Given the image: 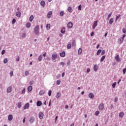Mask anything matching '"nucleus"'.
Wrapping results in <instances>:
<instances>
[{"instance_id":"obj_48","label":"nucleus","mask_w":126,"mask_h":126,"mask_svg":"<svg viewBox=\"0 0 126 126\" xmlns=\"http://www.w3.org/2000/svg\"><path fill=\"white\" fill-rule=\"evenodd\" d=\"M30 85H32L34 84V81H31L30 82Z\"/></svg>"},{"instance_id":"obj_4","label":"nucleus","mask_w":126,"mask_h":126,"mask_svg":"<svg viewBox=\"0 0 126 126\" xmlns=\"http://www.w3.org/2000/svg\"><path fill=\"white\" fill-rule=\"evenodd\" d=\"M58 58V55L57 54H53L52 55V59L53 60V61H55V60H56V59Z\"/></svg>"},{"instance_id":"obj_60","label":"nucleus","mask_w":126,"mask_h":126,"mask_svg":"<svg viewBox=\"0 0 126 126\" xmlns=\"http://www.w3.org/2000/svg\"><path fill=\"white\" fill-rule=\"evenodd\" d=\"M91 36H94V32H93L91 33Z\"/></svg>"},{"instance_id":"obj_13","label":"nucleus","mask_w":126,"mask_h":126,"mask_svg":"<svg viewBox=\"0 0 126 126\" xmlns=\"http://www.w3.org/2000/svg\"><path fill=\"white\" fill-rule=\"evenodd\" d=\"M89 97L90 99H93L94 98V94L93 93H91L89 94Z\"/></svg>"},{"instance_id":"obj_34","label":"nucleus","mask_w":126,"mask_h":126,"mask_svg":"<svg viewBox=\"0 0 126 126\" xmlns=\"http://www.w3.org/2000/svg\"><path fill=\"white\" fill-rule=\"evenodd\" d=\"M70 48H71V43H69L67 46V49H70Z\"/></svg>"},{"instance_id":"obj_42","label":"nucleus","mask_w":126,"mask_h":126,"mask_svg":"<svg viewBox=\"0 0 126 126\" xmlns=\"http://www.w3.org/2000/svg\"><path fill=\"white\" fill-rule=\"evenodd\" d=\"M99 114H100V112L98 111H96L95 113V116H98V115H99Z\"/></svg>"},{"instance_id":"obj_3","label":"nucleus","mask_w":126,"mask_h":126,"mask_svg":"<svg viewBox=\"0 0 126 126\" xmlns=\"http://www.w3.org/2000/svg\"><path fill=\"white\" fill-rule=\"evenodd\" d=\"M104 107H105V106H104L103 103H100V104L99 105L98 109H99V110H100V111H102V110H103Z\"/></svg>"},{"instance_id":"obj_41","label":"nucleus","mask_w":126,"mask_h":126,"mask_svg":"<svg viewBox=\"0 0 126 126\" xmlns=\"http://www.w3.org/2000/svg\"><path fill=\"white\" fill-rule=\"evenodd\" d=\"M70 65V61L68 60L67 62V65L68 66Z\"/></svg>"},{"instance_id":"obj_50","label":"nucleus","mask_w":126,"mask_h":126,"mask_svg":"<svg viewBox=\"0 0 126 126\" xmlns=\"http://www.w3.org/2000/svg\"><path fill=\"white\" fill-rule=\"evenodd\" d=\"M4 63H7V59L5 58L4 60Z\"/></svg>"},{"instance_id":"obj_25","label":"nucleus","mask_w":126,"mask_h":126,"mask_svg":"<svg viewBox=\"0 0 126 126\" xmlns=\"http://www.w3.org/2000/svg\"><path fill=\"white\" fill-rule=\"evenodd\" d=\"M21 102H19L17 104V108H18V109H20L21 108Z\"/></svg>"},{"instance_id":"obj_62","label":"nucleus","mask_w":126,"mask_h":126,"mask_svg":"<svg viewBox=\"0 0 126 126\" xmlns=\"http://www.w3.org/2000/svg\"><path fill=\"white\" fill-rule=\"evenodd\" d=\"M25 121H26V120H25V118H24V119H23V124H24V123H25Z\"/></svg>"},{"instance_id":"obj_15","label":"nucleus","mask_w":126,"mask_h":126,"mask_svg":"<svg viewBox=\"0 0 126 126\" xmlns=\"http://www.w3.org/2000/svg\"><path fill=\"white\" fill-rule=\"evenodd\" d=\"M94 71H97V70H98V65L97 64H95L94 66Z\"/></svg>"},{"instance_id":"obj_44","label":"nucleus","mask_w":126,"mask_h":126,"mask_svg":"<svg viewBox=\"0 0 126 126\" xmlns=\"http://www.w3.org/2000/svg\"><path fill=\"white\" fill-rule=\"evenodd\" d=\"M25 94V88H24L22 91L21 94Z\"/></svg>"},{"instance_id":"obj_49","label":"nucleus","mask_w":126,"mask_h":126,"mask_svg":"<svg viewBox=\"0 0 126 126\" xmlns=\"http://www.w3.org/2000/svg\"><path fill=\"white\" fill-rule=\"evenodd\" d=\"M124 38H125V37H122L121 38V39H122H122H120V43H121V44H122L123 43V42H124Z\"/></svg>"},{"instance_id":"obj_55","label":"nucleus","mask_w":126,"mask_h":126,"mask_svg":"<svg viewBox=\"0 0 126 126\" xmlns=\"http://www.w3.org/2000/svg\"><path fill=\"white\" fill-rule=\"evenodd\" d=\"M60 64H61V65H63H63H64L65 63L64 62H61Z\"/></svg>"},{"instance_id":"obj_31","label":"nucleus","mask_w":126,"mask_h":126,"mask_svg":"<svg viewBox=\"0 0 126 126\" xmlns=\"http://www.w3.org/2000/svg\"><path fill=\"white\" fill-rule=\"evenodd\" d=\"M113 22H114V18H111L109 20V24H112Z\"/></svg>"},{"instance_id":"obj_23","label":"nucleus","mask_w":126,"mask_h":126,"mask_svg":"<svg viewBox=\"0 0 126 126\" xmlns=\"http://www.w3.org/2000/svg\"><path fill=\"white\" fill-rule=\"evenodd\" d=\"M81 53H82V49L80 48L78 51V55H81Z\"/></svg>"},{"instance_id":"obj_26","label":"nucleus","mask_w":126,"mask_h":126,"mask_svg":"<svg viewBox=\"0 0 126 126\" xmlns=\"http://www.w3.org/2000/svg\"><path fill=\"white\" fill-rule=\"evenodd\" d=\"M26 27L27 28H30V27L31 26V24L30 22H28V23L26 24Z\"/></svg>"},{"instance_id":"obj_33","label":"nucleus","mask_w":126,"mask_h":126,"mask_svg":"<svg viewBox=\"0 0 126 126\" xmlns=\"http://www.w3.org/2000/svg\"><path fill=\"white\" fill-rule=\"evenodd\" d=\"M119 117L120 118H123V117H124V112H121L120 114H119Z\"/></svg>"},{"instance_id":"obj_64","label":"nucleus","mask_w":126,"mask_h":126,"mask_svg":"<svg viewBox=\"0 0 126 126\" xmlns=\"http://www.w3.org/2000/svg\"><path fill=\"white\" fill-rule=\"evenodd\" d=\"M65 109H68V105H65Z\"/></svg>"},{"instance_id":"obj_43","label":"nucleus","mask_w":126,"mask_h":126,"mask_svg":"<svg viewBox=\"0 0 126 126\" xmlns=\"http://www.w3.org/2000/svg\"><path fill=\"white\" fill-rule=\"evenodd\" d=\"M114 102H115V103H117V102H118V97H115Z\"/></svg>"},{"instance_id":"obj_19","label":"nucleus","mask_w":126,"mask_h":126,"mask_svg":"<svg viewBox=\"0 0 126 126\" xmlns=\"http://www.w3.org/2000/svg\"><path fill=\"white\" fill-rule=\"evenodd\" d=\"M32 89L33 88H32V86H30L28 88V91H29V92H31Z\"/></svg>"},{"instance_id":"obj_39","label":"nucleus","mask_w":126,"mask_h":126,"mask_svg":"<svg viewBox=\"0 0 126 126\" xmlns=\"http://www.w3.org/2000/svg\"><path fill=\"white\" fill-rule=\"evenodd\" d=\"M57 85H60V84H61V80H57Z\"/></svg>"},{"instance_id":"obj_7","label":"nucleus","mask_w":126,"mask_h":126,"mask_svg":"<svg viewBox=\"0 0 126 126\" xmlns=\"http://www.w3.org/2000/svg\"><path fill=\"white\" fill-rule=\"evenodd\" d=\"M11 91H12V87H11V86H9L7 89V93H10V92H11Z\"/></svg>"},{"instance_id":"obj_11","label":"nucleus","mask_w":126,"mask_h":126,"mask_svg":"<svg viewBox=\"0 0 126 126\" xmlns=\"http://www.w3.org/2000/svg\"><path fill=\"white\" fill-rule=\"evenodd\" d=\"M41 105H42V101H37L36 102V106L37 107H41Z\"/></svg>"},{"instance_id":"obj_17","label":"nucleus","mask_w":126,"mask_h":126,"mask_svg":"<svg viewBox=\"0 0 126 126\" xmlns=\"http://www.w3.org/2000/svg\"><path fill=\"white\" fill-rule=\"evenodd\" d=\"M28 108H29V104L28 103H26L24 107V109L25 110H26V109H28Z\"/></svg>"},{"instance_id":"obj_32","label":"nucleus","mask_w":126,"mask_h":126,"mask_svg":"<svg viewBox=\"0 0 126 126\" xmlns=\"http://www.w3.org/2000/svg\"><path fill=\"white\" fill-rule=\"evenodd\" d=\"M60 16H63V15H64V12L63 11H62L60 12Z\"/></svg>"},{"instance_id":"obj_61","label":"nucleus","mask_w":126,"mask_h":126,"mask_svg":"<svg viewBox=\"0 0 126 126\" xmlns=\"http://www.w3.org/2000/svg\"><path fill=\"white\" fill-rule=\"evenodd\" d=\"M111 15H112V13H110L108 15V18H110V17L111 16Z\"/></svg>"},{"instance_id":"obj_14","label":"nucleus","mask_w":126,"mask_h":126,"mask_svg":"<svg viewBox=\"0 0 126 126\" xmlns=\"http://www.w3.org/2000/svg\"><path fill=\"white\" fill-rule=\"evenodd\" d=\"M61 33H62V34H64L65 33V28H62V29L61 30Z\"/></svg>"},{"instance_id":"obj_40","label":"nucleus","mask_w":126,"mask_h":126,"mask_svg":"<svg viewBox=\"0 0 126 126\" xmlns=\"http://www.w3.org/2000/svg\"><path fill=\"white\" fill-rule=\"evenodd\" d=\"M71 9H72L71 7H68V12H70V11H71Z\"/></svg>"},{"instance_id":"obj_10","label":"nucleus","mask_w":126,"mask_h":126,"mask_svg":"<svg viewBox=\"0 0 126 126\" xmlns=\"http://www.w3.org/2000/svg\"><path fill=\"white\" fill-rule=\"evenodd\" d=\"M73 25V24H72V23H71V22H69L67 24V27L68 28H72Z\"/></svg>"},{"instance_id":"obj_29","label":"nucleus","mask_w":126,"mask_h":126,"mask_svg":"<svg viewBox=\"0 0 126 126\" xmlns=\"http://www.w3.org/2000/svg\"><path fill=\"white\" fill-rule=\"evenodd\" d=\"M102 52V50L101 49H99L96 53V55L97 56H99V55H100V53H101Z\"/></svg>"},{"instance_id":"obj_45","label":"nucleus","mask_w":126,"mask_h":126,"mask_svg":"<svg viewBox=\"0 0 126 126\" xmlns=\"http://www.w3.org/2000/svg\"><path fill=\"white\" fill-rule=\"evenodd\" d=\"M10 75L11 77L13 76V71H11L10 72Z\"/></svg>"},{"instance_id":"obj_38","label":"nucleus","mask_w":126,"mask_h":126,"mask_svg":"<svg viewBox=\"0 0 126 126\" xmlns=\"http://www.w3.org/2000/svg\"><path fill=\"white\" fill-rule=\"evenodd\" d=\"M16 22V20L15 19H13L12 21V24H14Z\"/></svg>"},{"instance_id":"obj_37","label":"nucleus","mask_w":126,"mask_h":126,"mask_svg":"<svg viewBox=\"0 0 126 126\" xmlns=\"http://www.w3.org/2000/svg\"><path fill=\"white\" fill-rule=\"evenodd\" d=\"M22 37L23 38H25V37H26V33H23L22 34Z\"/></svg>"},{"instance_id":"obj_12","label":"nucleus","mask_w":126,"mask_h":126,"mask_svg":"<svg viewBox=\"0 0 126 126\" xmlns=\"http://www.w3.org/2000/svg\"><path fill=\"white\" fill-rule=\"evenodd\" d=\"M60 57H61V58H64V57H65V52L63 51V52L61 53Z\"/></svg>"},{"instance_id":"obj_2","label":"nucleus","mask_w":126,"mask_h":126,"mask_svg":"<svg viewBox=\"0 0 126 126\" xmlns=\"http://www.w3.org/2000/svg\"><path fill=\"white\" fill-rule=\"evenodd\" d=\"M29 122L30 124H33V123L35 122V117L33 116L31 117L29 120Z\"/></svg>"},{"instance_id":"obj_21","label":"nucleus","mask_w":126,"mask_h":126,"mask_svg":"<svg viewBox=\"0 0 126 126\" xmlns=\"http://www.w3.org/2000/svg\"><path fill=\"white\" fill-rule=\"evenodd\" d=\"M42 60H43V55H40L38 57V61L39 62H42Z\"/></svg>"},{"instance_id":"obj_16","label":"nucleus","mask_w":126,"mask_h":126,"mask_svg":"<svg viewBox=\"0 0 126 126\" xmlns=\"http://www.w3.org/2000/svg\"><path fill=\"white\" fill-rule=\"evenodd\" d=\"M16 16H17V17H20L21 16V13L19 11L17 12L16 13Z\"/></svg>"},{"instance_id":"obj_28","label":"nucleus","mask_w":126,"mask_h":126,"mask_svg":"<svg viewBox=\"0 0 126 126\" xmlns=\"http://www.w3.org/2000/svg\"><path fill=\"white\" fill-rule=\"evenodd\" d=\"M50 28H51V25L50 24H48L46 25V29H47V30H49Z\"/></svg>"},{"instance_id":"obj_24","label":"nucleus","mask_w":126,"mask_h":126,"mask_svg":"<svg viewBox=\"0 0 126 126\" xmlns=\"http://www.w3.org/2000/svg\"><path fill=\"white\" fill-rule=\"evenodd\" d=\"M40 5H41V6H42L43 7H44L45 6V1L44 0H42L40 2Z\"/></svg>"},{"instance_id":"obj_35","label":"nucleus","mask_w":126,"mask_h":126,"mask_svg":"<svg viewBox=\"0 0 126 126\" xmlns=\"http://www.w3.org/2000/svg\"><path fill=\"white\" fill-rule=\"evenodd\" d=\"M116 85H117V83L116 82L113 83L112 84L113 88H115L116 87Z\"/></svg>"},{"instance_id":"obj_57","label":"nucleus","mask_w":126,"mask_h":126,"mask_svg":"<svg viewBox=\"0 0 126 126\" xmlns=\"http://www.w3.org/2000/svg\"><path fill=\"white\" fill-rule=\"evenodd\" d=\"M78 10H81V5L78 6Z\"/></svg>"},{"instance_id":"obj_59","label":"nucleus","mask_w":126,"mask_h":126,"mask_svg":"<svg viewBox=\"0 0 126 126\" xmlns=\"http://www.w3.org/2000/svg\"><path fill=\"white\" fill-rule=\"evenodd\" d=\"M16 62H19L20 59H19V57H18V58L16 60Z\"/></svg>"},{"instance_id":"obj_5","label":"nucleus","mask_w":126,"mask_h":126,"mask_svg":"<svg viewBox=\"0 0 126 126\" xmlns=\"http://www.w3.org/2000/svg\"><path fill=\"white\" fill-rule=\"evenodd\" d=\"M13 119V116L12 115H9L8 116V120L9 122H11L12 120Z\"/></svg>"},{"instance_id":"obj_47","label":"nucleus","mask_w":126,"mask_h":126,"mask_svg":"<svg viewBox=\"0 0 126 126\" xmlns=\"http://www.w3.org/2000/svg\"><path fill=\"white\" fill-rule=\"evenodd\" d=\"M105 53H106V51L105 50H102L101 52V55L103 56V55H105Z\"/></svg>"},{"instance_id":"obj_27","label":"nucleus","mask_w":126,"mask_h":126,"mask_svg":"<svg viewBox=\"0 0 126 126\" xmlns=\"http://www.w3.org/2000/svg\"><path fill=\"white\" fill-rule=\"evenodd\" d=\"M33 19H34V16L33 15H31L30 17V21L32 22V21H33Z\"/></svg>"},{"instance_id":"obj_53","label":"nucleus","mask_w":126,"mask_h":126,"mask_svg":"<svg viewBox=\"0 0 126 126\" xmlns=\"http://www.w3.org/2000/svg\"><path fill=\"white\" fill-rule=\"evenodd\" d=\"M48 95H49V96H51V95H52V91H49Z\"/></svg>"},{"instance_id":"obj_8","label":"nucleus","mask_w":126,"mask_h":126,"mask_svg":"<svg viewBox=\"0 0 126 126\" xmlns=\"http://www.w3.org/2000/svg\"><path fill=\"white\" fill-rule=\"evenodd\" d=\"M97 24H98V21H95L94 22V25L93 26V29H94L95 28H96V26H97Z\"/></svg>"},{"instance_id":"obj_1","label":"nucleus","mask_w":126,"mask_h":126,"mask_svg":"<svg viewBox=\"0 0 126 126\" xmlns=\"http://www.w3.org/2000/svg\"><path fill=\"white\" fill-rule=\"evenodd\" d=\"M39 26L37 25L34 29V32L35 34H38L39 33Z\"/></svg>"},{"instance_id":"obj_54","label":"nucleus","mask_w":126,"mask_h":126,"mask_svg":"<svg viewBox=\"0 0 126 126\" xmlns=\"http://www.w3.org/2000/svg\"><path fill=\"white\" fill-rule=\"evenodd\" d=\"M121 17V15H118L116 17V21H117V20H118V19H119V18H120Z\"/></svg>"},{"instance_id":"obj_56","label":"nucleus","mask_w":126,"mask_h":126,"mask_svg":"<svg viewBox=\"0 0 126 126\" xmlns=\"http://www.w3.org/2000/svg\"><path fill=\"white\" fill-rule=\"evenodd\" d=\"M5 53V51L4 50H3L1 52V55H4Z\"/></svg>"},{"instance_id":"obj_22","label":"nucleus","mask_w":126,"mask_h":126,"mask_svg":"<svg viewBox=\"0 0 126 126\" xmlns=\"http://www.w3.org/2000/svg\"><path fill=\"white\" fill-rule=\"evenodd\" d=\"M45 94V91L41 90L39 92V95L42 96V95H44Z\"/></svg>"},{"instance_id":"obj_63","label":"nucleus","mask_w":126,"mask_h":126,"mask_svg":"<svg viewBox=\"0 0 126 126\" xmlns=\"http://www.w3.org/2000/svg\"><path fill=\"white\" fill-rule=\"evenodd\" d=\"M46 53H45L44 54H43L42 57H46Z\"/></svg>"},{"instance_id":"obj_6","label":"nucleus","mask_w":126,"mask_h":126,"mask_svg":"<svg viewBox=\"0 0 126 126\" xmlns=\"http://www.w3.org/2000/svg\"><path fill=\"white\" fill-rule=\"evenodd\" d=\"M38 117L40 120H42L44 118V114L42 112H40L38 114Z\"/></svg>"},{"instance_id":"obj_46","label":"nucleus","mask_w":126,"mask_h":126,"mask_svg":"<svg viewBox=\"0 0 126 126\" xmlns=\"http://www.w3.org/2000/svg\"><path fill=\"white\" fill-rule=\"evenodd\" d=\"M126 68H124L123 70V74H126Z\"/></svg>"},{"instance_id":"obj_51","label":"nucleus","mask_w":126,"mask_h":126,"mask_svg":"<svg viewBox=\"0 0 126 126\" xmlns=\"http://www.w3.org/2000/svg\"><path fill=\"white\" fill-rule=\"evenodd\" d=\"M74 45H75V41L74 40H72V45L74 46Z\"/></svg>"},{"instance_id":"obj_9","label":"nucleus","mask_w":126,"mask_h":126,"mask_svg":"<svg viewBox=\"0 0 126 126\" xmlns=\"http://www.w3.org/2000/svg\"><path fill=\"white\" fill-rule=\"evenodd\" d=\"M115 59L116 61L118 62V63H120L121 62V58H119V55H117L115 57Z\"/></svg>"},{"instance_id":"obj_20","label":"nucleus","mask_w":126,"mask_h":126,"mask_svg":"<svg viewBox=\"0 0 126 126\" xmlns=\"http://www.w3.org/2000/svg\"><path fill=\"white\" fill-rule=\"evenodd\" d=\"M51 16H52V11H49L47 14V18H51Z\"/></svg>"},{"instance_id":"obj_52","label":"nucleus","mask_w":126,"mask_h":126,"mask_svg":"<svg viewBox=\"0 0 126 126\" xmlns=\"http://www.w3.org/2000/svg\"><path fill=\"white\" fill-rule=\"evenodd\" d=\"M123 33H124V34H126V29H125V28L123 29Z\"/></svg>"},{"instance_id":"obj_30","label":"nucleus","mask_w":126,"mask_h":126,"mask_svg":"<svg viewBox=\"0 0 126 126\" xmlns=\"http://www.w3.org/2000/svg\"><path fill=\"white\" fill-rule=\"evenodd\" d=\"M105 58H106V56H103L101 59H100V62H104V60H105Z\"/></svg>"},{"instance_id":"obj_18","label":"nucleus","mask_w":126,"mask_h":126,"mask_svg":"<svg viewBox=\"0 0 126 126\" xmlns=\"http://www.w3.org/2000/svg\"><path fill=\"white\" fill-rule=\"evenodd\" d=\"M62 96V94L58 93L56 95V98L57 99H59V98H61V96Z\"/></svg>"},{"instance_id":"obj_58","label":"nucleus","mask_w":126,"mask_h":126,"mask_svg":"<svg viewBox=\"0 0 126 126\" xmlns=\"http://www.w3.org/2000/svg\"><path fill=\"white\" fill-rule=\"evenodd\" d=\"M87 73H89L90 72V68H88L87 70Z\"/></svg>"},{"instance_id":"obj_36","label":"nucleus","mask_w":126,"mask_h":126,"mask_svg":"<svg viewBox=\"0 0 126 126\" xmlns=\"http://www.w3.org/2000/svg\"><path fill=\"white\" fill-rule=\"evenodd\" d=\"M29 75V72L28 71H26L25 72V76H27Z\"/></svg>"}]
</instances>
